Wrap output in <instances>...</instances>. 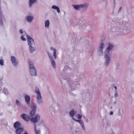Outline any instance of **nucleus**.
I'll use <instances>...</instances> for the list:
<instances>
[{
  "label": "nucleus",
  "mask_w": 134,
  "mask_h": 134,
  "mask_svg": "<svg viewBox=\"0 0 134 134\" xmlns=\"http://www.w3.org/2000/svg\"><path fill=\"white\" fill-rule=\"evenodd\" d=\"M56 10H57V11L58 13H59L60 12V10L58 7Z\"/></svg>",
  "instance_id": "a878e982"
},
{
  "label": "nucleus",
  "mask_w": 134,
  "mask_h": 134,
  "mask_svg": "<svg viewBox=\"0 0 134 134\" xmlns=\"http://www.w3.org/2000/svg\"><path fill=\"white\" fill-rule=\"evenodd\" d=\"M40 119V116L38 114H36L35 115V117L34 118H30V120L32 122L36 123Z\"/></svg>",
  "instance_id": "423d86ee"
},
{
  "label": "nucleus",
  "mask_w": 134,
  "mask_h": 134,
  "mask_svg": "<svg viewBox=\"0 0 134 134\" xmlns=\"http://www.w3.org/2000/svg\"><path fill=\"white\" fill-rule=\"evenodd\" d=\"M113 114V112L112 111H111L110 112V115H112Z\"/></svg>",
  "instance_id": "7c9ffc66"
},
{
  "label": "nucleus",
  "mask_w": 134,
  "mask_h": 134,
  "mask_svg": "<svg viewBox=\"0 0 134 134\" xmlns=\"http://www.w3.org/2000/svg\"><path fill=\"white\" fill-rule=\"evenodd\" d=\"M115 97H116L118 96V94L117 93H116L115 94Z\"/></svg>",
  "instance_id": "2f4dec72"
},
{
  "label": "nucleus",
  "mask_w": 134,
  "mask_h": 134,
  "mask_svg": "<svg viewBox=\"0 0 134 134\" xmlns=\"http://www.w3.org/2000/svg\"><path fill=\"white\" fill-rule=\"evenodd\" d=\"M34 17L30 16H28L26 17V19L27 21L30 22L32 20Z\"/></svg>",
  "instance_id": "4468645a"
},
{
  "label": "nucleus",
  "mask_w": 134,
  "mask_h": 134,
  "mask_svg": "<svg viewBox=\"0 0 134 134\" xmlns=\"http://www.w3.org/2000/svg\"><path fill=\"white\" fill-rule=\"evenodd\" d=\"M114 88H115V90H116V89H117V87H116V86H115V87H114Z\"/></svg>",
  "instance_id": "72a5a7b5"
},
{
  "label": "nucleus",
  "mask_w": 134,
  "mask_h": 134,
  "mask_svg": "<svg viewBox=\"0 0 134 134\" xmlns=\"http://www.w3.org/2000/svg\"><path fill=\"white\" fill-rule=\"evenodd\" d=\"M35 92L37 94V101L39 103H40L42 102V98L39 89L38 87H35Z\"/></svg>",
  "instance_id": "20e7f679"
},
{
  "label": "nucleus",
  "mask_w": 134,
  "mask_h": 134,
  "mask_svg": "<svg viewBox=\"0 0 134 134\" xmlns=\"http://www.w3.org/2000/svg\"><path fill=\"white\" fill-rule=\"evenodd\" d=\"M104 44L102 42H100V46L99 48V51H100V52H102L103 49L104 48Z\"/></svg>",
  "instance_id": "ddd939ff"
},
{
  "label": "nucleus",
  "mask_w": 134,
  "mask_h": 134,
  "mask_svg": "<svg viewBox=\"0 0 134 134\" xmlns=\"http://www.w3.org/2000/svg\"><path fill=\"white\" fill-rule=\"evenodd\" d=\"M19 102L18 100H16V104H19Z\"/></svg>",
  "instance_id": "cd10ccee"
},
{
  "label": "nucleus",
  "mask_w": 134,
  "mask_h": 134,
  "mask_svg": "<svg viewBox=\"0 0 134 134\" xmlns=\"http://www.w3.org/2000/svg\"><path fill=\"white\" fill-rule=\"evenodd\" d=\"M52 66L54 68H56V65L54 61L52 60Z\"/></svg>",
  "instance_id": "a211bd4d"
},
{
  "label": "nucleus",
  "mask_w": 134,
  "mask_h": 134,
  "mask_svg": "<svg viewBox=\"0 0 134 134\" xmlns=\"http://www.w3.org/2000/svg\"><path fill=\"white\" fill-rule=\"evenodd\" d=\"M75 113L76 112L74 111V110L72 109L69 112V113L70 116L73 117L75 115Z\"/></svg>",
  "instance_id": "2eb2a0df"
},
{
  "label": "nucleus",
  "mask_w": 134,
  "mask_h": 134,
  "mask_svg": "<svg viewBox=\"0 0 134 134\" xmlns=\"http://www.w3.org/2000/svg\"><path fill=\"white\" fill-rule=\"evenodd\" d=\"M70 87H71V88H71V86H70Z\"/></svg>",
  "instance_id": "c9c22d12"
},
{
  "label": "nucleus",
  "mask_w": 134,
  "mask_h": 134,
  "mask_svg": "<svg viewBox=\"0 0 134 134\" xmlns=\"http://www.w3.org/2000/svg\"><path fill=\"white\" fill-rule=\"evenodd\" d=\"M45 26L46 27H49V22L48 20H47L45 21Z\"/></svg>",
  "instance_id": "f3484780"
},
{
  "label": "nucleus",
  "mask_w": 134,
  "mask_h": 134,
  "mask_svg": "<svg viewBox=\"0 0 134 134\" xmlns=\"http://www.w3.org/2000/svg\"><path fill=\"white\" fill-rule=\"evenodd\" d=\"M113 46L110 43H108V47L107 48L105 52V57L106 58L105 63L106 65H107L109 62L110 59L109 54V50L112 49Z\"/></svg>",
  "instance_id": "f257e3e1"
},
{
  "label": "nucleus",
  "mask_w": 134,
  "mask_h": 134,
  "mask_svg": "<svg viewBox=\"0 0 134 134\" xmlns=\"http://www.w3.org/2000/svg\"><path fill=\"white\" fill-rule=\"evenodd\" d=\"M74 8L76 10H80L81 8H83L85 7H87L88 5L86 4H82L81 5H73Z\"/></svg>",
  "instance_id": "0eeeda50"
},
{
  "label": "nucleus",
  "mask_w": 134,
  "mask_h": 134,
  "mask_svg": "<svg viewBox=\"0 0 134 134\" xmlns=\"http://www.w3.org/2000/svg\"><path fill=\"white\" fill-rule=\"evenodd\" d=\"M23 134H28V133L26 131H24Z\"/></svg>",
  "instance_id": "c756f323"
},
{
  "label": "nucleus",
  "mask_w": 134,
  "mask_h": 134,
  "mask_svg": "<svg viewBox=\"0 0 134 134\" xmlns=\"http://www.w3.org/2000/svg\"><path fill=\"white\" fill-rule=\"evenodd\" d=\"M35 131L36 132V134H40V131H37L36 130V125H35Z\"/></svg>",
  "instance_id": "412c9836"
},
{
  "label": "nucleus",
  "mask_w": 134,
  "mask_h": 134,
  "mask_svg": "<svg viewBox=\"0 0 134 134\" xmlns=\"http://www.w3.org/2000/svg\"><path fill=\"white\" fill-rule=\"evenodd\" d=\"M24 129L23 127H21L17 129L15 132L17 134H21L22 132L24 130Z\"/></svg>",
  "instance_id": "1a4fd4ad"
},
{
  "label": "nucleus",
  "mask_w": 134,
  "mask_h": 134,
  "mask_svg": "<svg viewBox=\"0 0 134 134\" xmlns=\"http://www.w3.org/2000/svg\"><path fill=\"white\" fill-rule=\"evenodd\" d=\"M20 117L25 121H28L30 120V117L27 114H22L21 115Z\"/></svg>",
  "instance_id": "6e6552de"
},
{
  "label": "nucleus",
  "mask_w": 134,
  "mask_h": 134,
  "mask_svg": "<svg viewBox=\"0 0 134 134\" xmlns=\"http://www.w3.org/2000/svg\"><path fill=\"white\" fill-rule=\"evenodd\" d=\"M11 60L13 64L14 65H16L17 62L16 61V59L14 57H11Z\"/></svg>",
  "instance_id": "9b49d317"
},
{
  "label": "nucleus",
  "mask_w": 134,
  "mask_h": 134,
  "mask_svg": "<svg viewBox=\"0 0 134 134\" xmlns=\"http://www.w3.org/2000/svg\"><path fill=\"white\" fill-rule=\"evenodd\" d=\"M121 10V7H120L119 10V12Z\"/></svg>",
  "instance_id": "473e14b6"
},
{
  "label": "nucleus",
  "mask_w": 134,
  "mask_h": 134,
  "mask_svg": "<svg viewBox=\"0 0 134 134\" xmlns=\"http://www.w3.org/2000/svg\"><path fill=\"white\" fill-rule=\"evenodd\" d=\"M4 61L3 60L1 59L0 60V64L1 65H3Z\"/></svg>",
  "instance_id": "4be33fe9"
},
{
  "label": "nucleus",
  "mask_w": 134,
  "mask_h": 134,
  "mask_svg": "<svg viewBox=\"0 0 134 134\" xmlns=\"http://www.w3.org/2000/svg\"><path fill=\"white\" fill-rule=\"evenodd\" d=\"M77 117L78 119L80 120L82 116L80 114H79L77 115Z\"/></svg>",
  "instance_id": "b1692460"
},
{
  "label": "nucleus",
  "mask_w": 134,
  "mask_h": 134,
  "mask_svg": "<svg viewBox=\"0 0 134 134\" xmlns=\"http://www.w3.org/2000/svg\"><path fill=\"white\" fill-rule=\"evenodd\" d=\"M28 61L30 74L32 76H36V71L32 62L30 59H29Z\"/></svg>",
  "instance_id": "f03ea898"
},
{
  "label": "nucleus",
  "mask_w": 134,
  "mask_h": 134,
  "mask_svg": "<svg viewBox=\"0 0 134 134\" xmlns=\"http://www.w3.org/2000/svg\"><path fill=\"white\" fill-rule=\"evenodd\" d=\"M27 38L28 42L29 45L30 46V49L31 52H33L35 51V49L34 47H32L31 46L34 43L33 40L30 37L27 35ZM32 53V52H31Z\"/></svg>",
  "instance_id": "7ed1b4c3"
},
{
  "label": "nucleus",
  "mask_w": 134,
  "mask_h": 134,
  "mask_svg": "<svg viewBox=\"0 0 134 134\" xmlns=\"http://www.w3.org/2000/svg\"><path fill=\"white\" fill-rule=\"evenodd\" d=\"M36 105L34 103L32 104L31 106V108L32 110L31 111L30 115L31 116H33L35 114L36 109Z\"/></svg>",
  "instance_id": "39448f33"
},
{
  "label": "nucleus",
  "mask_w": 134,
  "mask_h": 134,
  "mask_svg": "<svg viewBox=\"0 0 134 134\" xmlns=\"http://www.w3.org/2000/svg\"><path fill=\"white\" fill-rule=\"evenodd\" d=\"M51 49L52 50H53L54 51V50L56 49H54L53 47H51Z\"/></svg>",
  "instance_id": "c85d7f7f"
},
{
  "label": "nucleus",
  "mask_w": 134,
  "mask_h": 134,
  "mask_svg": "<svg viewBox=\"0 0 134 134\" xmlns=\"http://www.w3.org/2000/svg\"><path fill=\"white\" fill-rule=\"evenodd\" d=\"M52 8L53 9H57L58 8V7L55 6V5H53L52 6Z\"/></svg>",
  "instance_id": "5701e85b"
},
{
  "label": "nucleus",
  "mask_w": 134,
  "mask_h": 134,
  "mask_svg": "<svg viewBox=\"0 0 134 134\" xmlns=\"http://www.w3.org/2000/svg\"><path fill=\"white\" fill-rule=\"evenodd\" d=\"M14 128L16 129L21 127L20 124L18 121L15 122L14 124Z\"/></svg>",
  "instance_id": "9d476101"
},
{
  "label": "nucleus",
  "mask_w": 134,
  "mask_h": 134,
  "mask_svg": "<svg viewBox=\"0 0 134 134\" xmlns=\"http://www.w3.org/2000/svg\"><path fill=\"white\" fill-rule=\"evenodd\" d=\"M76 121L79 122L82 126L83 124V121L81 120H76Z\"/></svg>",
  "instance_id": "6ab92c4d"
},
{
  "label": "nucleus",
  "mask_w": 134,
  "mask_h": 134,
  "mask_svg": "<svg viewBox=\"0 0 134 134\" xmlns=\"http://www.w3.org/2000/svg\"><path fill=\"white\" fill-rule=\"evenodd\" d=\"M21 40L23 41H25L26 40V39L23 36H21Z\"/></svg>",
  "instance_id": "393cba45"
},
{
  "label": "nucleus",
  "mask_w": 134,
  "mask_h": 134,
  "mask_svg": "<svg viewBox=\"0 0 134 134\" xmlns=\"http://www.w3.org/2000/svg\"><path fill=\"white\" fill-rule=\"evenodd\" d=\"M72 119H73L74 120L76 121V120H76V119H75L74 118H72Z\"/></svg>",
  "instance_id": "f704fd0d"
},
{
  "label": "nucleus",
  "mask_w": 134,
  "mask_h": 134,
  "mask_svg": "<svg viewBox=\"0 0 134 134\" xmlns=\"http://www.w3.org/2000/svg\"><path fill=\"white\" fill-rule=\"evenodd\" d=\"M56 49L54 50V52H53V56L54 57L55 59H56Z\"/></svg>",
  "instance_id": "aec40b11"
},
{
  "label": "nucleus",
  "mask_w": 134,
  "mask_h": 134,
  "mask_svg": "<svg viewBox=\"0 0 134 134\" xmlns=\"http://www.w3.org/2000/svg\"><path fill=\"white\" fill-rule=\"evenodd\" d=\"M36 1V0H30V2L29 3L30 7H31L32 4L35 2Z\"/></svg>",
  "instance_id": "dca6fc26"
},
{
  "label": "nucleus",
  "mask_w": 134,
  "mask_h": 134,
  "mask_svg": "<svg viewBox=\"0 0 134 134\" xmlns=\"http://www.w3.org/2000/svg\"><path fill=\"white\" fill-rule=\"evenodd\" d=\"M20 32V33L23 34V30L22 29H20L19 31Z\"/></svg>",
  "instance_id": "bb28decb"
},
{
  "label": "nucleus",
  "mask_w": 134,
  "mask_h": 134,
  "mask_svg": "<svg viewBox=\"0 0 134 134\" xmlns=\"http://www.w3.org/2000/svg\"><path fill=\"white\" fill-rule=\"evenodd\" d=\"M30 98V97L27 95L25 96V99L26 103L27 104L29 103Z\"/></svg>",
  "instance_id": "f8f14e48"
}]
</instances>
